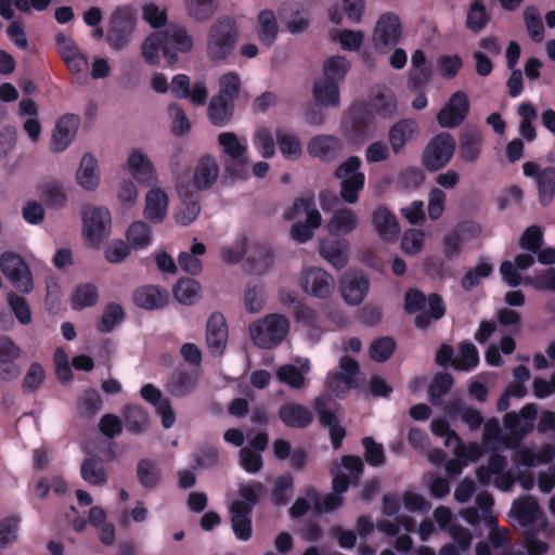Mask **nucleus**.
Returning a JSON list of instances; mask_svg holds the SVG:
<instances>
[{
  "label": "nucleus",
  "mask_w": 555,
  "mask_h": 555,
  "mask_svg": "<svg viewBox=\"0 0 555 555\" xmlns=\"http://www.w3.org/2000/svg\"><path fill=\"white\" fill-rule=\"evenodd\" d=\"M372 223L378 236L385 242H395L400 234L396 216L386 207H377L372 214Z\"/></svg>",
  "instance_id": "c756f323"
},
{
  "label": "nucleus",
  "mask_w": 555,
  "mask_h": 555,
  "mask_svg": "<svg viewBox=\"0 0 555 555\" xmlns=\"http://www.w3.org/2000/svg\"><path fill=\"white\" fill-rule=\"evenodd\" d=\"M125 312L118 304H108L98 323V330L102 333L111 332L119 322L122 321Z\"/></svg>",
  "instance_id": "680f3d73"
},
{
  "label": "nucleus",
  "mask_w": 555,
  "mask_h": 555,
  "mask_svg": "<svg viewBox=\"0 0 555 555\" xmlns=\"http://www.w3.org/2000/svg\"><path fill=\"white\" fill-rule=\"evenodd\" d=\"M77 183L86 191H94L100 184L98 160L91 154H85L76 172Z\"/></svg>",
  "instance_id": "e433bc0d"
},
{
  "label": "nucleus",
  "mask_w": 555,
  "mask_h": 555,
  "mask_svg": "<svg viewBox=\"0 0 555 555\" xmlns=\"http://www.w3.org/2000/svg\"><path fill=\"white\" fill-rule=\"evenodd\" d=\"M298 365L285 364L276 370V378L279 382L294 389H302L306 386V375L311 370L309 359H298Z\"/></svg>",
  "instance_id": "7c9ffc66"
},
{
  "label": "nucleus",
  "mask_w": 555,
  "mask_h": 555,
  "mask_svg": "<svg viewBox=\"0 0 555 555\" xmlns=\"http://www.w3.org/2000/svg\"><path fill=\"white\" fill-rule=\"evenodd\" d=\"M169 209V196L159 186H153L144 196L143 217L153 224L165 221Z\"/></svg>",
  "instance_id": "4be33fe9"
},
{
  "label": "nucleus",
  "mask_w": 555,
  "mask_h": 555,
  "mask_svg": "<svg viewBox=\"0 0 555 555\" xmlns=\"http://www.w3.org/2000/svg\"><path fill=\"white\" fill-rule=\"evenodd\" d=\"M217 141L221 147L224 178L246 179L249 166L247 142L231 131L219 133Z\"/></svg>",
  "instance_id": "20e7f679"
},
{
  "label": "nucleus",
  "mask_w": 555,
  "mask_h": 555,
  "mask_svg": "<svg viewBox=\"0 0 555 555\" xmlns=\"http://www.w3.org/2000/svg\"><path fill=\"white\" fill-rule=\"evenodd\" d=\"M141 397L151 403L162 417V425L168 429L176 422V414L168 398H164L162 391L152 384H145L140 390Z\"/></svg>",
  "instance_id": "393cba45"
},
{
  "label": "nucleus",
  "mask_w": 555,
  "mask_h": 555,
  "mask_svg": "<svg viewBox=\"0 0 555 555\" xmlns=\"http://www.w3.org/2000/svg\"><path fill=\"white\" fill-rule=\"evenodd\" d=\"M196 382L197 380L194 375L185 372H178L170 376L167 384V390L171 396L182 398L194 390Z\"/></svg>",
  "instance_id": "09e8293b"
},
{
  "label": "nucleus",
  "mask_w": 555,
  "mask_h": 555,
  "mask_svg": "<svg viewBox=\"0 0 555 555\" xmlns=\"http://www.w3.org/2000/svg\"><path fill=\"white\" fill-rule=\"evenodd\" d=\"M401 22L397 14L387 12L379 16L373 33V44L380 53L389 52L400 40Z\"/></svg>",
  "instance_id": "9b49d317"
},
{
  "label": "nucleus",
  "mask_w": 555,
  "mask_h": 555,
  "mask_svg": "<svg viewBox=\"0 0 555 555\" xmlns=\"http://www.w3.org/2000/svg\"><path fill=\"white\" fill-rule=\"evenodd\" d=\"M482 134L479 130L465 131L460 141L459 157L465 164L476 163L481 155Z\"/></svg>",
  "instance_id": "4c0bfd02"
},
{
  "label": "nucleus",
  "mask_w": 555,
  "mask_h": 555,
  "mask_svg": "<svg viewBox=\"0 0 555 555\" xmlns=\"http://www.w3.org/2000/svg\"><path fill=\"white\" fill-rule=\"evenodd\" d=\"M538 414V406L534 403L526 404L520 412H509L504 417V424L513 435L516 436L515 447L520 440L533 429V422ZM507 448H514L511 443H506Z\"/></svg>",
  "instance_id": "a211bd4d"
},
{
  "label": "nucleus",
  "mask_w": 555,
  "mask_h": 555,
  "mask_svg": "<svg viewBox=\"0 0 555 555\" xmlns=\"http://www.w3.org/2000/svg\"><path fill=\"white\" fill-rule=\"evenodd\" d=\"M220 166L217 158L210 154L202 155L192 168V185L197 191L210 190L218 181Z\"/></svg>",
  "instance_id": "2eb2a0df"
},
{
  "label": "nucleus",
  "mask_w": 555,
  "mask_h": 555,
  "mask_svg": "<svg viewBox=\"0 0 555 555\" xmlns=\"http://www.w3.org/2000/svg\"><path fill=\"white\" fill-rule=\"evenodd\" d=\"M455 149V141L450 133H439L426 145L422 155V164L429 171L439 170L451 162Z\"/></svg>",
  "instance_id": "9d476101"
},
{
  "label": "nucleus",
  "mask_w": 555,
  "mask_h": 555,
  "mask_svg": "<svg viewBox=\"0 0 555 555\" xmlns=\"http://www.w3.org/2000/svg\"><path fill=\"white\" fill-rule=\"evenodd\" d=\"M507 460L505 456L494 454L490 457L488 465L477 469V477L483 485H488L492 477L506 470Z\"/></svg>",
  "instance_id": "052dcab7"
},
{
  "label": "nucleus",
  "mask_w": 555,
  "mask_h": 555,
  "mask_svg": "<svg viewBox=\"0 0 555 555\" xmlns=\"http://www.w3.org/2000/svg\"><path fill=\"white\" fill-rule=\"evenodd\" d=\"M361 164L358 156H350L335 170V177L340 180L339 194L348 204H356L359 201V194L365 184V176L359 170Z\"/></svg>",
  "instance_id": "0eeeda50"
},
{
  "label": "nucleus",
  "mask_w": 555,
  "mask_h": 555,
  "mask_svg": "<svg viewBox=\"0 0 555 555\" xmlns=\"http://www.w3.org/2000/svg\"><path fill=\"white\" fill-rule=\"evenodd\" d=\"M319 251L328 263L338 270L345 268L348 262L347 250L339 241H322Z\"/></svg>",
  "instance_id": "c03bdc74"
},
{
  "label": "nucleus",
  "mask_w": 555,
  "mask_h": 555,
  "mask_svg": "<svg viewBox=\"0 0 555 555\" xmlns=\"http://www.w3.org/2000/svg\"><path fill=\"white\" fill-rule=\"evenodd\" d=\"M185 7L189 15L196 21L208 20L216 11L215 0H185Z\"/></svg>",
  "instance_id": "338daca9"
},
{
  "label": "nucleus",
  "mask_w": 555,
  "mask_h": 555,
  "mask_svg": "<svg viewBox=\"0 0 555 555\" xmlns=\"http://www.w3.org/2000/svg\"><path fill=\"white\" fill-rule=\"evenodd\" d=\"M56 49L68 70L74 75L85 74L88 69V59L80 51L73 37L63 33L55 35Z\"/></svg>",
  "instance_id": "4468645a"
},
{
  "label": "nucleus",
  "mask_w": 555,
  "mask_h": 555,
  "mask_svg": "<svg viewBox=\"0 0 555 555\" xmlns=\"http://www.w3.org/2000/svg\"><path fill=\"white\" fill-rule=\"evenodd\" d=\"M493 498L488 492L479 493L476 496V506L466 508L462 516L470 525L482 520L489 528L496 524V517L492 514Z\"/></svg>",
  "instance_id": "c85d7f7f"
},
{
  "label": "nucleus",
  "mask_w": 555,
  "mask_h": 555,
  "mask_svg": "<svg viewBox=\"0 0 555 555\" xmlns=\"http://www.w3.org/2000/svg\"><path fill=\"white\" fill-rule=\"evenodd\" d=\"M258 23L260 40L267 46L272 44L279 30L274 13L270 10L261 11L258 15Z\"/></svg>",
  "instance_id": "4d7b16f0"
},
{
  "label": "nucleus",
  "mask_w": 555,
  "mask_h": 555,
  "mask_svg": "<svg viewBox=\"0 0 555 555\" xmlns=\"http://www.w3.org/2000/svg\"><path fill=\"white\" fill-rule=\"evenodd\" d=\"M233 115V101L224 99L222 95L214 96L209 103L208 116L211 122L222 127L227 125Z\"/></svg>",
  "instance_id": "a18cd8bd"
},
{
  "label": "nucleus",
  "mask_w": 555,
  "mask_h": 555,
  "mask_svg": "<svg viewBox=\"0 0 555 555\" xmlns=\"http://www.w3.org/2000/svg\"><path fill=\"white\" fill-rule=\"evenodd\" d=\"M112 231V216L105 207H88L82 212V234L95 248L101 247Z\"/></svg>",
  "instance_id": "6e6552de"
},
{
  "label": "nucleus",
  "mask_w": 555,
  "mask_h": 555,
  "mask_svg": "<svg viewBox=\"0 0 555 555\" xmlns=\"http://www.w3.org/2000/svg\"><path fill=\"white\" fill-rule=\"evenodd\" d=\"M537 184L541 203L548 204L555 193V167L541 170Z\"/></svg>",
  "instance_id": "bf43d9fd"
},
{
  "label": "nucleus",
  "mask_w": 555,
  "mask_h": 555,
  "mask_svg": "<svg viewBox=\"0 0 555 555\" xmlns=\"http://www.w3.org/2000/svg\"><path fill=\"white\" fill-rule=\"evenodd\" d=\"M201 212V205L197 201H183L175 212V220L178 224L186 227L194 222Z\"/></svg>",
  "instance_id": "774afa93"
},
{
  "label": "nucleus",
  "mask_w": 555,
  "mask_h": 555,
  "mask_svg": "<svg viewBox=\"0 0 555 555\" xmlns=\"http://www.w3.org/2000/svg\"><path fill=\"white\" fill-rule=\"evenodd\" d=\"M421 134L418 122L412 118H403L395 122L388 131V141L391 151L398 155L405 146L415 141Z\"/></svg>",
  "instance_id": "aec40b11"
},
{
  "label": "nucleus",
  "mask_w": 555,
  "mask_h": 555,
  "mask_svg": "<svg viewBox=\"0 0 555 555\" xmlns=\"http://www.w3.org/2000/svg\"><path fill=\"white\" fill-rule=\"evenodd\" d=\"M340 372H336L327 377V386L332 392L340 396L351 388L358 386L359 364L358 362L345 356L339 361Z\"/></svg>",
  "instance_id": "dca6fc26"
},
{
  "label": "nucleus",
  "mask_w": 555,
  "mask_h": 555,
  "mask_svg": "<svg viewBox=\"0 0 555 555\" xmlns=\"http://www.w3.org/2000/svg\"><path fill=\"white\" fill-rule=\"evenodd\" d=\"M524 18L531 39L534 42H541L544 39V26L538 11L532 7L526 8Z\"/></svg>",
  "instance_id": "69168bd1"
},
{
  "label": "nucleus",
  "mask_w": 555,
  "mask_h": 555,
  "mask_svg": "<svg viewBox=\"0 0 555 555\" xmlns=\"http://www.w3.org/2000/svg\"><path fill=\"white\" fill-rule=\"evenodd\" d=\"M314 409L319 415L320 423L328 428L333 447L338 449L346 436V430L340 426L337 416L326 406V399L319 397L314 400Z\"/></svg>",
  "instance_id": "2f4dec72"
},
{
  "label": "nucleus",
  "mask_w": 555,
  "mask_h": 555,
  "mask_svg": "<svg viewBox=\"0 0 555 555\" xmlns=\"http://www.w3.org/2000/svg\"><path fill=\"white\" fill-rule=\"evenodd\" d=\"M350 69L349 61L340 55L327 59L323 65V78L339 83Z\"/></svg>",
  "instance_id": "5fc2aeb1"
},
{
  "label": "nucleus",
  "mask_w": 555,
  "mask_h": 555,
  "mask_svg": "<svg viewBox=\"0 0 555 555\" xmlns=\"http://www.w3.org/2000/svg\"><path fill=\"white\" fill-rule=\"evenodd\" d=\"M135 13L130 7L116 9L109 18L106 40L116 51L122 50L131 41L135 29Z\"/></svg>",
  "instance_id": "1a4fd4ad"
},
{
  "label": "nucleus",
  "mask_w": 555,
  "mask_h": 555,
  "mask_svg": "<svg viewBox=\"0 0 555 555\" xmlns=\"http://www.w3.org/2000/svg\"><path fill=\"white\" fill-rule=\"evenodd\" d=\"M38 195L52 209H62L67 205V195L62 184L50 181L38 186Z\"/></svg>",
  "instance_id": "a19ab883"
},
{
  "label": "nucleus",
  "mask_w": 555,
  "mask_h": 555,
  "mask_svg": "<svg viewBox=\"0 0 555 555\" xmlns=\"http://www.w3.org/2000/svg\"><path fill=\"white\" fill-rule=\"evenodd\" d=\"M193 37L186 28L180 25H170L164 30L151 34L142 43V57L150 65H158L160 52L168 65H175L179 54L192 51Z\"/></svg>",
  "instance_id": "f257e3e1"
},
{
  "label": "nucleus",
  "mask_w": 555,
  "mask_h": 555,
  "mask_svg": "<svg viewBox=\"0 0 555 555\" xmlns=\"http://www.w3.org/2000/svg\"><path fill=\"white\" fill-rule=\"evenodd\" d=\"M555 446L545 443L540 450L534 448L524 447L517 453L519 463L527 467H534L542 464H547L554 459Z\"/></svg>",
  "instance_id": "58836bf2"
},
{
  "label": "nucleus",
  "mask_w": 555,
  "mask_h": 555,
  "mask_svg": "<svg viewBox=\"0 0 555 555\" xmlns=\"http://www.w3.org/2000/svg\"><path fill=\"white\" fill-rule=\"evenodd\" d=\"M493 272V267L490 262L481 259V261L473 269L468 270L462 279V287L465 291H470L478 286L481 279L490 276Z\"/></svg>",
  "instance_id": "13d9d810"
},
{
  "label": "nucleus",
  "mask_w": 555,
  "mask_h": 555,
  "mask_svg": "<svg viewBox=\"0 0 555 555\" xmlns=\"http://www.w3.org/2000/svg\"><path fill=\"white\" fill-rule=\"evenodd\" d=\"M98 301V291L92 284L79 285L72 296V305L75 309H83L95 305Z\"/></svg>",
  "instance_id": "e2e57ef3"
},
{
  "label": "nucleus",
  "mask_w": 555,
  "mask_h": 555,
  "mask_svg": "<svg viewBox=\"0 0 555 555\" xmlns=\"http://www.w3.org/2000/svg\"><path fill=\"white\" fill-rule=\"evenodd\" d=\"M305 217V223L297 222L292 227L291 235L298 243H306L313 236V230L321 225L322 217L315 208L312 197L298 198L293 205L288 219Z\"/></svg>",
  "instance_id": "423d86ee"
},
{
  "label": "nucleus",
  "mask_w": 555,
  "mask_h": 555,
  "mask_svg": "<svg viewBox=\"0 0 555 555\" xmlns=\"http://www.w3.org/2000/svg\"><path fill=\"white\" fill-rule=\"evenodd\" d=\"M469 109V102L464 92L457 91L449 99L437 114V121L442 128H455L460 126Z\"/></svg>",
  "instance_id": "f3484780"
},
{
  "label": "nucleus",
  "mask_w": 555,
  "mask_h": 555,
  "mask_svg": "<svg viewBox=\"0 0 555 555\" xmlns=\"http://www.w3.org/2000/svg\"><path fill=\"white\" fill-rule=\"evenodd\" d=\"M519 117V133L527 141L531 142L535 139V128L533 122L538 117V112L532 103L522 102L517 108Z\"/></svg>",
  "instance_id": "49530a36"
},
{
  "label": "nucleus",
  "mask_w": 555,
  "mask_h": 555,
  "mask_svg": "<svg viewBox=\"0 0 555 555\" xmlns=\"http://www.w3.org/2000/svg\"><path fill=\"white\" fill-rule=\"evenodd\" d=\"M452 385L453 379L449 374L442 373L436 375L429 386L430 402L435 405H439L442 402V398L450 391Z\"/></svg>",
  "instance_id": "0e129e2a"
},
{
  "label": "nucleus",
  "mask_w": 555,
  "mask_h": 555,
  "mask_svg": "<svg viewBox=\"0 0 555 555\" xmlns=\"http://www.w3.org/2000/svg\"><path fill=\"white\" fill-rule=\"evenodd\" d=\"M127 168L132 178L141 184H154L158 181V175L153 163L140 150L130 152Z\"/></svg>",
  "instance_id": "5701e85b"
},
{
  "label": "nucleus",
  "mask_w": 555,
  "mask_h": 555,
  "mask_svg": "<svg viewBox=\"0 0 555 555\" xmlns=\"http://www.w3.org/2000/svg\"><path fill=\"white\" fill-rule=\"evenodd\" d=\"M275 138L282 155L288 160H297L302 155L301 142L297 135L284 129L275 131Z\"/></svg>",
  "instance_id": "37998d69"
},
{
  "label": "nucleus",
  "mask_w": 555,
  "mask_h": 555,
  "mask_svg": "<svg viewBox=\"0 0 555 555\" xmlns=\"http://www.w3.org/2000/svg\"><path fill=\"white\" fill-rule=\"evenodd\" d=\"M369 287V280L358 272L347 273L340 280L341 296L351 306H358L364 300Z\"/></svg>",
  "instance_id": "b1692460"
},
{
  "label": "nucleus",
  "mask_w": 555,
  "mask_h": 555,
  "mask_svg": "<svg viewBox=\"0 0 555 555\" xmlns=\"http://www.w3.org/2000/svg\"><path fill=\"white\" fill-rule=\"evenodd\" d=\"M370 105L380 117L391 118L398 111L397 95L390 88L377 86L372 92Z\"/></svg>",
  "instance_id": "f704fd0d"
},
{
  "label": "nucleus",
  "mask_w": 555,
  "mask_h": 555,
  "mask_svg": "<svg viewBox=\"0 0 555 555\" xmlns=\"http://www.w3.org/2000/svg\"><path fill=\"white\" fill-rule=\"evenodd\" d=\"M300 287L312 297L326 299L334 294L336 282L334 276L325 270L311 267L302 271Z\"/></svg>",
  "instance_id": "ddd939ff"
},
{
  "label": "nucleus",
  "mask_w": 555,
  "mask_h": 555,
  "mask_svg": "<svg viewBox=\"0 0 555 555\" xmlns=\"http://www.w3.org/2000/svg\"><path fill=\"white\" fill-rule=\"evenodd\" d=\"M231 528L240 541H248L253 535L251 512L249 506H243L238 500L229 504Z\"/></svg>",
  "instance_id": "bb28decb"
},
{
  "label": "nucleus",
  "mask_w": 555,
  "mask_h": 555,
  "mask_svg": "<svg viewBox=\"0 0 555 555\" xmlns=\"http://www.w3.org/2000/svg\"><path fill=\"white\" fill-rule=\"evenodd\" d=\"M359 216L350 208L343 207L334 211L327 222V231L334 236H346L359 227Z\"/></svg>",
  "instance_id": "72a5a7b5"
},
{
  "label": "nucleus",
  "mask_w": 555,
  "mask_h": 555,
  "mask_svg": "<svg viewBox=\"0 0 555 555\" xmlns=\"http://www.w3.org/2000/svg\"><path fill=\"white\" fill-rule=\"evenodd\" d=\"M82 479L92 486H102L107 480V472L100 460L85 459L80 466Z\"/></svg>",
  "instance_id": "de8ad7c7"
},
{
  "label": "nucleus",
  "mask_w": 555,
  "mask_h": 555,
  "mask_svg": "<svg viewBox=\"0 0 555 555\" xmlns=\"http://www.w3.org/2000/svg\"><path fill=\"white\" fill-rule=\"evenodd\" d=\"M4 276L21 293H30L34 288L30 270L23 258L13 253H4L0 258Z\"/></svg>",
  "instance_id": "f8f14e48"
},
{
  "label": "nucleus",
  "mask_w": 555,
  "mask_h": 555,
  "mask_svg": "<svg viewBox=\"0 0 555 555\" xmlns=\"http://www.w3.org/2000/svg\"><path fill=\"white\" fill-rule=\"evenodd\" d=\"M126 237L133 248L142 249L151 245L152 230L146 222L137 220L129 225Z\"/></svg>",
  "instance_id": "8fccbe9b"
},
{
  "label": "nucleus",
  "mask_w": 555,
  "mask_h": 555,
  "mask_svg": "<svg viewBox=\"0 0 555 555\" xmlns=\"http://www.w3.org/2000/svg\"><path fill=\"white\" fill-rule=\"evenodd\" d=\"M240 30L234 21L219 18L211 24L206 36V55L215 63L225 62L234 53Z\"/></svg>",
  "instance_id": "7ed1b4c3"
},
{
  "label": "nucleus",
  "mask_w": 555,
  "mask_h": 555,
  "mask_svg": "<svg viewBox=\"0 0 555 555\" xmlns=\"http://www.w3.org/2000/svg\"><path fill=\"white\" fill-rule=\"evenodd\" d=\"M279 417L291 428H305L313 421L311 411L297 402H286L279 409Z\"/></svg>",
  "instance_id": "473e14b6"
},
{
  "label": "nucleus",
  "mask_w": 555,
  "mask_h": 555,
  "mask_svg": "<svg viewBox=\"0 0 555 555\" xmlns=\"http://www.w3.org/2000/svg\"><path fill=\"white\" fill-rule=\"evenodd\" d=\"M511 515L522 527L533 525L543 529L546 526V520L538 501L531 495H524L516 500L512 505Z\"/></svg>",
  "instance_id": "6ab92c4d"
},
{
  "label": "nucleus",
  "mask_w": 555,
  "mask_h": 555,
  "mask_svg": "<svg viewBox=\"0 0 555 555\" xmlns=\"http://www.w3.org/2000/svg\"><path fill=\"white\" fill-rule=\"evenodd\" d=\"M341 466L348 470L349 476L340 472V467L336 465L332 469L333 474V492L319 496L314 490L308 492V496L314 503L315 509L322 513H330L338 508L343 504L341 494L345 493L351 479H358L363 472V462L359 456L346 455L341 459Z\"/></svg>",
  "instance_id": "f03ea898"
},
{
  "label": "nucleus",
  "mask_w": 555,
  "mask_h": 555,
  "mask_svg": "<svg viewBox=\"0 0 555 555\" xmlns=\"http://www.w3.org/2000/svg\"><path fill=\"white\" fill-rule=\"evenodd\" d=\"M206 248L205 245L199 242H194L191 247V253H181L178 258L180 268L191 274H197L202 271V262L197 256L203 255Z\"/></svg>",
  "instance_id": "6e6d98bb"
},
{
  "label": "nucleus",
  "mask_w": 555,
  "mask_h": 555,
  "mask_svg": "<svg viewBox=\"0 0 555 555\" xmlns=\"http://www.w3.org/2000/svg\"><path fill=\"white\" fill-rule=\"evenodd\" d=\"M490 21V14L481 0H474L467 11L466 26L475 33L482 30Z\"/></svg>",
  "instance_id": "864d4df0"
},
{
  "label": "nucleus",
  "mask_w": 555,
  "mask_h": 555,
  "mask_svg": "<svg viewBox=\"0 0 555 555\" xmlns=\"http://www.w3.org/2000/svg\"><path fill=\"white\" fill-rule=\"evenodd\" d=\"M78 128L79 118L76 115L61 117L52 134V150L57 153L65 151L76 137Z\"/></svg>",
  "instance_id": "cd10ccee"
},
{
  "label": "nucleus",
  "mask_w": 555,
  "mask_h": 555,
  "mask_svg": "<svg viewBox=\"0 0 555 555\" xmlns=\"http://www.w3.org/2000/svg\"><path fill=\"white\" fill-rule=\"evenodd\" d=\"M21 348L8 336L0 337V380L10 382L21 374L17 364L21 358Z\"/></svg>",
  "instance_id": "412c9836"
},
{
  "label": "nucleus",
  "mask_w": 555,
  "mask_h": 555,
  "mask_svg": "<svg viewBox=\"0 0 555 555\" xmlns=\"http://www.w3.org/2000/svg\"><path fill=\"white\" fill-rule=\"evenodd\" d=\"M133 300L137 306L144 309H159L167 302V295L158 287L147 285L137 289L133 294Z\"/></svg>",
  "instance_id": "ea45409f"
},
{
  "label": "nucleus",
  "mask_w": 555,
  "mask_h": 555,
  "mask_svg": "<svg viewBox=\"0 0 555 555\" xmlns=\"http://www.w3.org/2000/svg\"><path fill=\"white\" fill-rule=\"evenodd\" d=\"M343 146V141L339 138L320 134L308 142L307 151L311 157L331 162L341 153Z\"/></svg>",
  "instance_id": "a878e982"
},
{
  "label": "nucleus",
  "mask_w": 555,
  "mask_h": 555,
  "mask_svg": "<svg viewBox=\"0 0 555 555\" xmlns=\"http://www.w3.org/2000/svg\"><path fill=\"white\" fill-rule=\"evenodd\" d=\"M289 327V320L285 315L271 313L251 322L248 332L255 346L271 349L286 338Z\"/></svg>",
  "instance_id": "39448f33"
},
{
  "label": "nucleus",
  "mask_w": 555,
  "mask_h": 555,
  "mask_svg": "<svg viewBox=\"0 0 555 555\" xmlns=\"http://www.w3.org/2000/svg\"><path fill=\"white\" fill-rule=\"evenodd\" d=\"M313 96L315 102L321 106H338V83L325 78L317 80L313 86Z\"/></svg>",
  "instance_id": "79ce46f5"
},
{
  "label": "nucleus",
  "mask_w": 555,
  "mask_h": 555,
  "mask_svg": "<svg viewBox=\"0 0 555 555\" xmlns=\"http://www.w3.org/2000/svg\"><path fill=\"white\" fill-rule=\"evenodd\" d=\"M126 428L132 434H140L149 425V416L143 408L139 405H127L124 410Z\"/></svg>",
  "instance_id": "603ef678"
},
{
  "label": "nucleus",
  "mask_w": 555,
  "mask_h": 555,
  "mask_svg": "<svg viewBox=\"0 0 555 555\" xmlns=\"http://www.w3.org/2000/svg\"><path fill=\"white\" fill-rule=\"evenodd\" d=\"M206 339L211 352H222L228 341V327L225 320L220 313H212L207 322Z\"/></svg>",
  "instance_id": "c9c22d12"
},
{
  "label": "nucleus",
  "mask_w": 555,
  "mask_h": 555,
  "mask_svg": "<svg viewBox=\"0 0 555 555\" xmlns=\"http://www.w3.org/2000/svg\"><path fill=\"white\" fill-rule=\"evenodd\" d=\"M201 285L192 279L180 280L173 289L176 299L182 305H193L201 296Z\"/></svg>",
  "instance_id": "3c124183"
}]
</instances>
